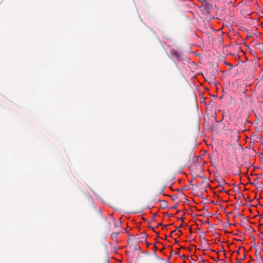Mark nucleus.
Wrapping results in <instances>:
<instances>
[{"label": "nucleus", "mask_w": 263, "mask_h": 263, "mask_svg": "<svg viewBox=\"0 0 263 263\" xmlns=\"http://www.w3.org/2000/svg\"><path fill=\"white\" fill-rule=\"evenodd\" d=\"M234 153L237 156L241 154L242 152V148L241 145L239 143H237L235 147H234Z\"/></svg>", "instance_id": "f257e3e1"}, {"label": "nucleus", "mask_w": 263, "mask_h": 263, "mask_svg": "<svg viewBox=\"0 0 263 263\" xmlns=\"http://www.w3.org/2000/svg\"><path fill=\"white\" fill-rule=\"evenodd\" d=\"M234 245L233 242H231V256L234 255L235 254H239L240 251H243V249L242 248L238 247L236 248L234 251L232 250V247Z\"/></svg>", "instance_id": "f03ea898"}, {"label": "nucleus", "mask_w": 263, "mask_h": 263, "mask_svg": "<svg viewBox=\"0 0 263 263\" xmlns=\"http://www.w3.org/2000/svg\"><path fill=\"white\" fill-rule=\"evenodd\" d=\"M171 53L173 57H174L177 59H179L180 58L179 53L176 50H171Z\"/></svg>", "instance_id": "7ed1b4c3"}, {"label": "nucleus", "mask_w": 263, "mask_h": 263, "mask_svg": "<svg viewBox=\"0 0 263 263\" xmlns=\"http://www.w3.org/2000/svg\"><path fill=\"white\" fill-rule=\"evenodd\" d=\"M233 218L237 221L239 222L240 220V213L239 212L235 213L233 215Z\"/></svg>", "instance_id": "20e7f679"}, {"label": "nucleus", "mask_w": 263, "mask_h": 263, "mask_svg": "<svg viewBox=\"0 0 263 263\" xmlns=\"http://www.w3.org/2000/svg\"><path fill=\"white\" fill-rule=\"evenodd\" d=\"M227 215V221L224 223V227L227 228L230 226V223L229 222V215L230 214V212H226Z\"/></svg>", "instance_id": "39448f33"}, {"label": "nucleus", "mask_w": 263, "mask_h": 263, "mask_svg": "<svg viewBox=\"0 0 263 263\" xmlns=\"http://www.w3.org/2000/svg\"><path fill=\"white\" fill-rule=\"evenodd\" d=\"M238 190V186H236V185H234V192H236V191H237Z\"/></svg>", "instance_id": "423d86ee"}, {"label": "nucleus", "mask_w": 263, "mask_h": 263, "mask_svg": "<svg viewBox=\"0 0 263 263\" xmlns=\"http://www.w3.org/2000/svg\"><path fill=\"white\" fill-rule=\"evenodd\" d=\"M238 223L237 221H236L235 223H233L231 222V225L232 226V225H234V226H236V224Z\"/></svg>", "instance_id": "0eeeda50"}, {"label": "nucleus", "mask_w": 263, "mask_h": 263, "mask_svg": "<svg viewBox=\"0 0 263 263\" xmlns=\"http://www.w3.org/2000/svg\"><path fill=\"white\" fill-rule=\"evenodd\" d=\"M238 138H239V136H236V138H235V140H236V141H237V140H238Z\"/></svg>", "instance_id": "6e6552de"}, {"label": "nucleus", "mask_w": 263, "mask_h": 263, "mask_svg": "<svg viewBox=\"0 0 263 263\" xmlns=\"http://www.w3.org/2000/svg\"><path fill=\"white\" fill-rule=\"evenodd\" d=\"M233 3V0H231V3L232 4Z\"/></svg>", "instance_id": "1a4fd4ad"}, {"label": "nucleus", "mask_w": 263, "mask_h": 263, "mask_svg": "<svg viewBox=\"0 0 263 263\" xmlns=\"http://www.w3.org/2000/svg\"><path fill=\"white\" fill-rule=\"evenodd\" d=\"M232 233H233V232H232V231H231V234H232Z\"/></svg>", "instance_id": "9d476101"}]
</instances>
